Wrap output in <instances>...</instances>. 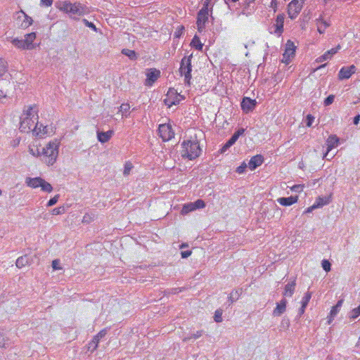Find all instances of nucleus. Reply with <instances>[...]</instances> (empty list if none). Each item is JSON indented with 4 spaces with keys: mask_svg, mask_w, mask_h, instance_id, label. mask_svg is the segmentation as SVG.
I'll return each instance as SVG.
<instances>
[{
    "mask_svg": "<svg viewBox=\"0 0 360 360\" xmlns=\"http://www.w3.org/2000/svg\"><path fill=\"white\" fill-rule=\"evenodd\" d=\"M60 145V140L56 139L50 141L41 150L37 146L31 145L29 146V152L34 157L41 158L47 165H53L58 158Z\"/></svg>",
    "mask_w": 360,
    "mask_h": 360,
    "instance_id": "obj_1",
    "label": "nucleus"
},
{
    "mask_svg": "<svg viewBox=\"0 0 360 360\" xmlns=\"http://www.w3.org/2000/svg\"><path fill=\"white\" fill-rule=\"evenodd\" d=\"M38 108L36 105L25 106L20 115L19 129L21 132H33V129L38 124Z\"/></svg>",
    "mask_w": 360,
    "mask_h": 360,
    "instance_id": "obj_2",
    "label": "nucleus"
},
{
    "mask_svg": "<svg viewBox=\"0 0 360 360\" xmlns=\"http://www.w3.org/2000/svg\"><path fill=\"white\" fill-rule=\"evenodd\" d=\"M181 157L189 160L196 159L202 152L199 141L196 138L184 140L181 143Z\"/></svg>",
    "mask_w": 360,
    "mask_h": 360,
    "instance_id": "obj_3",
    "label": "nucleus"
},
{
    "mask_svg": "<svg viewBox=\"0 0 360 360\" xmlns=\"http://www.w3.org/2000/svg\"><path fill=\"white\" fill-rule=\"evenodd\" d=\"M57 8L71 16H81L86 13V8L79 2L72 4L68 1H60L58 4Z\"/></svg>",
    "mask_w": 360,
    "mask_h": 360,
    "instance_id": "obj_4",
    "label": "nucleus"
},
{
    "mask_svg": "<svg viewBox=\"0 0 360 360\" xmlns=\"http://www.w3.org/2000/svg\"><path fill=\"white\" fill-rule=\"evenodd\" d=\"M37 38V34L34 32L26 34L24 39L14 38L12 39V44L20 50H32L35 48L34 41Z\"/></svg>",
    "mask_w": 360,
    "mask_h": 360,
    "instance_id": "obj_5",
    "label": "nucleus"
},
{
    "mask_svg": "<svg viewBox=\"0 0 360 360\" xmlns=\"http://www.w3.org/2000/svg\"><path fill=\"white\" fill-rule=\"evenodd\" d=\"M15 25L22 30H25L33 24V19L22 10L15 12L13 15Z\"/></svg>",
    "mask_w": 360,
    "mask_h": 360,
    "instance_id": "obj_6",
    "label": "nucleus"
},
{
    "mask_svg": "<svg viewBox=\"0 0 360 360\" xmlns=\"http://www.w3.org/2000/svg\"><path fill=\"white\" fill-rule=\"evenodd\" d=\"M212 0H205L203 6L198 13L197 16V27L199 32H202L205 27L206 22L208 21L209 18V7Z\"/></svg>",
    "mask_w": 360,
    "mask_h": 360,
    "instance_id": "obj_7",
    "label": "nucleus"
},
{
    "mask_svg": "<svg viewBox=\"0 0 360 360\" xmlns=\"http://www.w3.org/2000/svg\"><path fill=\"white\" fill-rule=\"evenodd\" d=\"M27 185L32 188H41V191L51 193L53 191L52 186L41 177H28L25 181Z\"/></svg>",
    "mask_w": 360,
    "mask_h": 360,
    "instance_id": "obj_8",
    "label": "nucleus"
},
{
    "mask_svg": "<svg viewBox=\"0 0 360 360\" xmlns=\"http://www.w3.org/2000/svg\"><path fill=\"white\" fill-rule=\"evenodd\" d=\"M191 56L188 58L184 57L181 60L179 72L181 75L184 77V82L188 85H190L191 84Z\"/></svg>",
    "mask_w": 360,
    "mask_h": 360,
    "instance_id": "obj_9",
    "label": "nucleus"
},
{
    "mask_svg": "<svg viewBox=\"0 0 360 360\" xmlns=\"http://www.w3.org/2000/svg\"><path fill=\"white\" fill-rule=\"evenodd\" d=\"M184 99V96L179 94L174 89L170 88L165 96L164 102L166 105L170 108L172 105L179 104Z\"/></svg>",
    "mask_w": 360,
    "mask_h": 360,
    "instance_id": "obj_10",
    "label": "nucleus"
},
{
    "mask_svg": "<svg viewBox=\"0 0 360 360\" xmlns=\"http://www.w3.org/2000/svg\"><path fill=\"white\" fill-rule=\"evenodd\" d=\"M55 134L54 128L52 125L44 126L41 124H36L33 129V134L41 139L51 136Z\"/></svg>",
    "mask_w": 360,
    "mask_h": 360,
    "instance_id": "obj_11",
    "label": "nucleus"
},
{
    "mask_svg": "<svg viewBox=\"0 0 360 360\" xmlns=\"http://www.w3.org/2000/svg\"><path fill=\"white\" fill-rule=\"evenodd\" d=\"M305 0H292L288 6V14L290 18L295 19L300 13Z\"/></svg>",
    "mask_w": 360,
    "mask_h": 360,
    "instance_id": "obj_12",
    "label": "nucleus"
},
{
    "mask_svg": "<svg viewBox=\"0 0 360 360\" xmlns=\"http://www.w3.org/2000/svg\"><path fill=\"white\" fill-rule=\"evenodd\" d=\"M296 46L294 42L290 40H288L285 44V51L283 54L282 63L288 65L290 63L291 60L294 58L296 51Z\"/></svg>",
    "mask_w": 360,
    "mask_h": 360,
    "instance_id": "obj_13",
    "label": "nucleus"
},
{
    "mask_svg": "<svg viewBox=\"0 0 360 360\" xmlns=\"http://www.w3.org/2000/svg\"><path fill=\"white\" fill-rule=\"evenodd\" d=\"M158 133L163 141H169L174 136V132L169 124H160Z\"/></svg>",
    "mask_w": 360,
    "mask_h": 360,
    "instance_id": "obj_14",
    "label": "nucleus"
},
{
    "mask_svg": "<svg viewBox=\"0 0 360 360\" xmlns=\"http://www.w3.org/2000/svg\"><path fill=\"white\" fill-rule=\"evenodd\" d=\"M160 77V71L155 68H150L147 70L146 79L145 81V85L151 86Z\"/></svg>",
    "mask_w": 360,
    "mask_h": 360,
    "instance_id": "obj_15",
    "label": "nucleus"
},
{
    "mask_svg": "<svg viewBox=\"0 0 360 360\" xmlns=\"http://www.w3.org/2000/svg\"><path fill=\"white\" fill-rule=\"evenodd\" d=\"M257 105L255 99H252L249 97L243 98L241 102V108L245 113L252 111Z\"/></svg>",
    "mask_w": 360,
    "mask_h": 360,
    "instance_id": "obj_16",
    "label": "nucleus"
},
{
    "mask_svg": "<svg viewBox=\"0 0 360 360\" xmlns=\"http://www.w3.org/2000/svg\"><path fill=\"white\" fill-rule=\"evenodd\" d=\"M339 143V138L336 135H330L326 140L327 150L323 155V158H326L329 152L337 147Z\"/></svg>",
    "mask_w": 360,
    "mask_h": 360,
    "instance_id": "obj_17",
    "label": "nucleus"
},
{
    "mask_svg": "<svg viewBox=\"0 0 360 360\" xmlns=\"http://www.w3.org/2000/svg\"><path fill=\"white\" fill-rule=\"evenodd\" d=\"M355 71L356 67L353 65L349 67H342L338 73V78L341 80L349 79Z\"/></svg>",
    "mask_w": 360,
    "mask_h": 360,
    "instance_id": "obj_18",
    "label": "nucleus"
},
{
    "mask_svg": "<svg viewBox=\"0 0 360 360\" xmlns=\"http://www.w3.org/2000/svg\"><path fill=\"white\" fill-rule=\"evenodd\" d=\"M340 49V46L338 45L335 48H333L326 52H325L322 56L318 57L316 59V63H322L325 60H328L331 59V58Z\"/></svg>",
    "mask_w": 360,
    "mask_h": 360,
    "instance_id": "obj_19",
    "label": "nucleus"
},
{
    "mask_svg": "<svg viewBox=\"0 0 360 360\" xmlns=\"http://www.w3.org/2000/svg\"><path fill=\"white\" fill-rule=\"evenodd\" d=\"M285 16L283 14H279L277 15L276 22L274 24L275 30L274 33L280 36L283 32Z\"/></svg>",
    "mask_w": 360,
    "mask_h": 360,
    "instance_id": "obj_20",
    "label": "nucleus"
},
{
    "mask_svg": "<svg viewBox=\"0 0 360 360\" xmlns=\"http://www.w3.org/2000/svg\"><path fill=\"white\" fill-rule=\"evenodd\" d=\"M264 162V158L261 155H256L252 156L249 162L248 167L250 170L255 169L257 167L260 166Z\"/></svg>",
    "mask_w": 360,
    "mask_h": 360,
    "instance_id": "obj_21",
    "label": "nucleus"
},
{
    "mask_svg": "<svg viewBox=\"0 0 360 360\" xmlns=\"http://www.w3.org/2000/svg\"><path fill=\"white\" fill-rule=\"evenodd\" d=\"M298 196L282 197L277 199V202L282 206H290L298 201Z\"/></svg>",
    "mask_w": 360,
    "mask_h": 360,
    "instance_id": "obj_22",
    "label": "nucleus"
},
{
    "mask_svg": "<svg viewBox=\"0 0 360 360\" xmlns=\"http://www.w3.org/2000/svg\"><path fill=\"white\" fill-rule=\"evenodd\" d=\"M114 131L112 130H108L107 131H98L97 139L98 141L102 143H107L113 136Z\"/></svg>",
    "mask_w": 360,
    "mask_h": 360,
    "instance_id": "obj_23",
    "label": "nucleus"
},
{
    "mask_svg": "<svg viewBox=\"0 0 360 360\" xmlns=\"http://www.w3.org/2000/svg\"><path fill=\"white\" fill-rule=\"evenodd\" d=\"M14 90L13 83L8 82L4 88L0 89V101L11 95Z\"/></svg>",
    "mask_w": 360,
    "mask_h": 360,
    "instance_id": "obj_24",
    "label": "nucleus"
},
{
    "mask_svg": "<svg viewBox=\"0 0 360 360\" xmlns=\"http://www.w3.org/2000/svg\"><path fill=\"white\" fill-rule=\"evenodd\" d=\"M287 302L285 299L281 300L279 303L277 304L276 308L274 310V316H280L283 313L285 312L286 309Z\"/></svg>",
    "mask_w": 360,
    "mask_h": 360,
    "instance_id": "obj_25",
    "label": "nucleus"
},
{
    "mask_svg": "<svg viewBox=\"0 0 360 360\" xmlns=\"http://www.w3.org/2000/svg\"><path fill=\"white\" fill-rule=\"evenodd\" d=\"M244 132H245V129L243 128L239 129L236 132H234V134L232 135V136L227 141V146H231L232 145H233L236 143V141L238 140V139L240 137V136L243 135L244 134Z\"/></svg>",
    "mask_w": 360,
    "mask_h": 360,
    "instance_id": "obj_26",
    "label": "nucleus"
},
{
    "mask_svg": "<svg viewBox=\"0 0 360 360\" xmlns=\"http://www.w3.org/2000/svg\"><path fill=\"white\" fill-rule=\"evenodd\" d=\"M295 281H292L290 283H288L285 286L284 292H283V296L285 297H291L295 291Z\"/></svg>",
    "mask_w": 360,
    "mask_h": 360,
    "instance_id": "obj_27",
    "label": "nucleus"
},
{
    "mask_svg": "<svg viewBox=\"0 0 360 360\" xmlns=\"http://www.w3.org/2000/svg\"><path fill=\"white\" fill-rule=\"evenodd\" d=\"M30 264L29 258L27 255L18 257L15 262V266L18 269H21L27 266Z\"/></svg>",
    "mask_w": 360,
    "mask_h": 360,
    "instance_id": "obj_28",
    "label": "nucleus"
},
{
    "mask_svg": "<svg viewBox=\"0 0 360 360\" xmlns=\"http://www.w3.org/2000/svg\"><path fill=\"white\" fill-rule=\"evenodd\" d=\"M317 30L320 34L325 32L326 28L329 26V24L323 19H318L316 22Z\"/></svg>",
    "mask_w": 360,
    "mask_h": 360,
    "instance_id": "obj_29",
    "label": "nucleus"
},
{
    "mask_svg": "<svg viewBox=\"0 0 360 360\" xmlns=\"http://www.w3.org/2000/svg\"><path fill=\"white\" fill-rule=\"evenodd\" d=\"M191 46L195 49L200 51L202 49L203 44L201 43L200 38L195 35L191 42Z\"/></svg>",
    "mask_w": 360,
    "mask_h": 360,
    "instance_id": "obj_30",
    "label": "nucleus"
},
{
    "mask_svg": "<svg viewBox=\"0 0 360 360\" xmlns=\"http://www.w3.org/2000/svg\"><path fill=\"white\" fill-rule=\"evenodd\" d=\"M194 210H195L193 203L189 202V203L184 204L183 205L181 213V214L185 215V214H187L188 213L193 212Z\"/></svg>",
    "mask_w": 360,
    "mask_h": 360,
    "instance_id": "obj_31",
    "label": "nucleus"
},
{
    "mask_svg": "<svg viewBox=\"0 0 360 360\" xmlns=\"http://www.w3.org/2000/svg\"><path fill=\"white\" fill-rule=\"evenodd\" d=\"M328 203V200L323 198H318L312 208H319Z\"/></svg>",
    "mask_w": 360,
    "mask_h": 360,
    "instance_id": "obj_32",
    "label": "nucleus"
},
{
    "mask_svg": "<svg viewBox=\"0 0 360 360\" xmlns=\"http://www.w3.org/2000/svg\"><path fill=\"white\" fill-rule=\"evenodd\" d=\"M122 53L128 56L131 60H135L137 58L136 53L134 50L124 49L122 51Z\"/></svg>",
    "mask_w": 360,
    "mask_h": 360,
    "instance_id": "obj_33",
    "label": "nucleus"
},
{
    "mask_svg": "<svg viewBox=\"0 0 360 360\" xmlns=\"http://www.w3.org/2000/svg\"><path fill=\"white\" fill-rule=\"evenodd\" d=\"M99 342L100 340L96 336H94L92 340L89 343V349H91L92 351L96 350L98 347Z\"/></svg>",
    "mask_w": 360,
    "mask_h": 360,
    "instance_id": "obj_34",
    "label": "nucleus"
},
{
    "mask_svg": "<svg viewBox=\"0 0 360 360\" xmlns=\"http://www.w3.org/2000/svg\"><path fill=\"white\" fill-rule=\"evenodd\" d=\"M360 316V304L356 307L354 308L349 314V319L352 320H354L359 317Z\"/></svg>",
    "mask_w": 360,
    "mask_h": 360,
    "instance_id": "obj_35",
    "label": "nucleus"
},
{
    "mask_svg": "<svg viewBox=\"0 0 360 360\" xmlns=\"http://www.w3.org/2000/svg\"><path fill=\"white\" fill-rule=\"evenodd\" d=\"M7 72V64L5 60L0 58V77Z\"/></svg>",
    "mask_w": 360,
    "mask_h": 360,
    "instance_id": "obj_36",
    "label": "nucleus"
},
{
    "mask_svg": "<svg viewBox=\"0 0 360 360\" xmlns=\"http://www.w3.org/2000/svg\"><path fill=\"white\" fill-rule=\"evenodd\" d=\"M311 297V293L310 292H307L305 293L304 296L302 297V305L304 307H307L308 303L310 301Z\"/></svg>",
    "mask_w": 360,
    "mask_h": 360,
    "instance_id": "obj_37",
    "label": "nucleus"
},
{
    "mask_svg": "<svg viewBox=\"0 0 360 360\" xmlns=\"http://www.w3.org/2000/svg\"><path fill=\"white\" fill-rule=\"evenodd\" d=\"M132 168H133L132 163L129 161L126 162L124 164V172H123L124 175H129L131 170L132 169Z\"/></svg>",
    "mask_w": 360,
    "mask_h": 360,
    "instance_id": "obj_38",
    "label": "nucleus"
},
{
    "mask_svg": "<svg viewBox=\"0 0 360 360\" xmlns=\"http://www.w3.org/2000/svg\"><path fill=\"white\" fill-rule=\"evenodd\" d=\"M193 203L195 210L202 209L205 207V202L201 199H198V200H195V202H193Z\"/></svg>",
    "mask_w": 360,
    "mask_h": 360,
    "instance_id": "obj_39",
    "label": "nucleus"
},
{
    "mask_svg": "<svg viewBox=\"0 0 360 360\" xmlns=\"http://www.w3.org/2000/svg\"><path fill=\"white\" fill-rule=\"evenodd\" d=\"M214 319L217 323H220L222 321V310L221 309H217L215 311Z\"/></svg>",
    "mask_w": 360,
    "mask_h": 360,
    "instance_id": "obj_40",
    "label": "nucleus"
},
{
    "mask_svg": "<svg viewBox=\"0 0 360 360\" xmlns=\"http://www.w3.org/2000/svg\"><path fill=\"white\" fill-rule=\"evenodd\" d=\"M290 188V191L292 192L300 193L304 190V184H296V185L291 186Z\"/></svg>",
    "mask_w": 360,
    "mask_h": 360,
    "instance_id": "obj_41",
    "label": "nucleus"
},
{
    "mask_svg": "<svg viewBox=\"0 0 360 360\" xmlns=\"http://www.w3.org/2000/svg\"><path fill=\"white\" fill-rule=\"evenodd\" d=\"M130 109V105L129 103H122L120 107V111L122 113V115H124ZM125 116H127L125 115Z\"/></svg>",
    "mask_w": 360,
    "mask_h": 360,
    "instance_id": "obj_42",
    "label": "nucleus"
},
{
    "mask_svg": "<svg viewBox=\"0 0 360 360\" xmlns=\"http://www.w3.org/2000/svg\"><path fill=\"white\" fill-rule=\"evenodd\" d=\"M8 345V339L3 334L0 333V347L5 348Z\"/></svg>",
    "mask_w": 360,
    "mask_h": 360,
    "instance_id": "obj_43",
    "label": "nucleus"
},
{
    "mask_svg": "<svg viewBox=\"0 0 360 360\" xmlns=\"http://www.w3.org/2000/svg\"><path fill=\"white\" fill-rule=\"evenodd\" d=\"M65 212V209L63 206L56 207L52 210V214L53 215H58L64 214Z\"/></svg>",
    "mask_w": 360,
    "mask_h": 360,
    "instance_id": "obj_44",
    "label": "nucleus"
},
{
    "mask_svg": "<svg viewBox=\"0 0 360 360\" xmlns=\"http://www.w3.org/2000/svg\"><path fill=\"white\" fill-rule=\"evenodd\" d=\"M321 265H322V267L323 269L326 271V272H328L330 271V266H331V264L330 263V262L327 259H323L321 262Z\"/></svg>",
    "mask_w": 360,
    "mask_h": 360,
    "instance_id": "obj_45",
    "label": "nucleus"
},
{
    "mask_svg": "<svg viewBox=\"0 0 360 360\" xmlns=\"http://www.w3.org/2000/svg\"><path fill=\"white\" fill-rule=\"evenodd\" d=\"M339 310L337 307H335V306H333L331 309H330V319L328 321V323L330 322V321L333 319V318L337 315V314L339 312Z\"/></svg>",
    "mask_w": 360,
    "mask_h": 360,
    "instance_id": "obj_46",
    "label": "nucleus"
},
{
    "mask_svg": "<svg viewBox=\"0 0 360 360\" xmlns=\"http://www.w3.org/2000/svg\"><path fill=\"white\" fill-rule=\"evenodd\" d=\"M335 96L334 95L331 94L329 95L325 100H324V105L326 106H328L330 104H332L334 101Z\"/></svg>",
    "mask_w": 360,
    "mask_h": 360,
    "instance_id": "obj_47",
    "label": "nucleus"
},
{
    "mask_svg": "<svg viewBox=\"0 0 360 360\" xmlns=\"http://www.w3.org/2000/svg\"><path fill=\"white\" fill-rule=\"evenodd\" d=\"M58 198H59V195H56L54 197H53L52 198H51L49 200V202H47V206L48 207H51V206H53L55 204H56V202L58 200Z\"/></svg>",
    "mask_w": 360,
    "mask_h": 360,
    "instance_id": "obj_48",
    "label": "nucleus"
},
{
    "mask_svg": "<svg viewBox=\"0 0 360 360\" xmlns=\"http://www.w3.org/2000/svg\"><path fill=\"white\" fill-rule=\"evenodd\" d=\"M247 165L245 162H243L240 166L236 168V172L238 174H243L245 172Z\"/></svg>",
    "mask_w": 360,
    "mask_h": 360,
    "instance_id": "obj_49",
    "label": "nucleus"
},
{
    "mask_svg": "<svg viewBox=\"0 0 360 360\" xmlns=\"http://www.w3.org/2000/svg\"><path fill=\"white\" fill-rule=\"evenodd\" d=\"M307 126L311 127L314 121V117L311 115H307L306 117Z\"/></svg>",
    "mask_w": 360,
    "mask_h": 360,
    "instance_id": "obj_50",
    "label": "nucleus"
},
{
    "mask_svg": "<svg viewBox=\"0 0 360 360\" xmlns=\"http://www.w3.org/2000/svg\"><path fill=\"white\" fill-rule=\"evenodd\" d=\"M52 267L54 270L61 269V266H60V262L58 259H54L52 262Z\"/></svg>",
    "mask_w": 360,
    "mask_h": 360,
    "instance_id": "obj_51",
    "label": "nucleus"
},
{
    "mask_svg": "<svg viewBox=\"0 0 360 360\" xmlns=\"http://www.w3.org/2000/svg\"><path fill=\"white\" fill-rule=\"evenodd\" d=\"M40 3L42 6L49 7L53 4V0H40Z\"/></svg>",
    "mask_w": 360,
    "mask_h": 360,
    "instance_id": "obj_52",
    "label": "nucleus"
},
{
    "mask_svg": "<svg viewBox=\"0 0 360 360\" xmlns=\"http://www.w3.org/2000/svg\"><path fill=\"white\" fill-rule=\"evenodd\" d=\"M106 335V330H101L96 335H95L99 340Z\"/></svg>",
    "mask_w": 360,
    "mask_h": 360,
    "instance_id": "obj_53",
    "label": "nucleus"
},
{
    "mask_svg": "<svg viewBox=\"0 0 360 360\" xmlns=\"http://www.w3.org/2000/svg\"><path fill=\"white\" fill-rule=\"evenodd\" d=\"M181 257L182 258H187L191 255V251L187 250V251H183L181 252Z\"/></svg>",
    "mask_w": 360,
    "mask_h": 360,
    "instance_id": "obj_54",
    "label": "nucleus"
},
{
    "mask_svg": "<svg viewBox=\"0 0 360 360\" xmlns=\"http://www.w3.org/2000/svg\"><path fill=\"white\" fill-rule=\"evenodd\" d=\"M359 121H360V115L358 114L357 115H356L354 117V124L355 125H357L359 123Z\"/></svg>",
    "mask_w": 360,
    "mask_h": 360,
    "instance_id": "obj_55",
    "label": "nucleus"
},
{
    "mask_svg": "<svg viewBox=\"0 0 360 360\" xmlns=\"http://www.w3.org/2000/svg\"><path fill=\"white\" fill-rule=\"evenodd\" d=\"M201 335H202V331H198V332L196 333V334H194V335H193V338L194 339H197V338H198L199 337H200Z\"/></svg>",
    "mask_w": 360,
    "mask_h": 360,
    "instance_id": "obj_56",
    "label": "nucleus"
},
{
    "mask_svg": "<svg viewBox=\"0 0 360 360\" xmlns=\"http://www.w3.org/2000/svg\"><path fill=\"white\" fill-rule=\"evenodd\" d=\"M271 5L272 7L274 8V10L276 11V8L277 6V1L276 0H271Z\"/></svg>",
    "mask_w": 360,
    "mask_h": 360,
    "instance_id": "obj_57",
    "label": "nucleus"
},
{
    "mask_svg": "<svg viewBox=\"0 0 360 360\" xmlns=\"http://www.w3.org/2000/svg\"><path fill=\"white\" fill-rule=\"evenodd\" d=\"M342 300H339L336 305H335V307H337L338 309H340V307L342 306Z\"/></svg>",
    "mask_w": 360,
    "mask_h": 360,
    "instance_id": "obj_58",
    "label": "nucleus"
},
{
    "mask_svg": "<svg viewBox=\"0 0 360 360\" xmlns=\"http://www.w3.org/2000/svg\"><path fill=\"white\" fill-rule=\"evenodd\" d=\"M230 146H227V142L221 148V152H224L226 149H228Z\"/></svg>",
    "mask_w": 360,
    "mask_h": 360,
    "instance_id": "obj_59",
    "label": "nucleus"
},
{
    "mask_svg": "<svg viewBox=\"0 0 360 360\" xmlns=\"http://www.w3.org/2000/svg\"><path fill=\"white\" fill-rule=\"evenodd\" d=\"M306 307H304L302 305L301 306L300 309V315L303 314L304 313Z\"/></svg>",
    "mask_w": 360,
    "mask_h": 360,
    "instance_id": "obj_60",
    "label": "nucleus"
},
{
    "mask_svg": "<svg viewBox=\"0 0 360 360\" xmlns=\"http://www.w3.org/2000/svg\"><path fill=\"white\" fill-rule=\"evenodd\" d=\"M313 207V205H311V207H308L307 210V212H311L313 210H314L315 208H312Z\"/></svg>",
    "mask_w": 360,
    "mask_h": 360,
    "instance_id": "obj_61",
    "label": "nucleus"
},
{
    "mask_svg": "<svg viewBox=\"0 0 360 360\" xmlns=\"http://www.w3.org/2000/svg\"><path fill=\"white\" fill-rule=\"evenodd\" d=\"M89 27H93V28H95V25H94L93 23H91V22H90V23L89 24Z\"/></svg>",
    "mask_w": 360,
    "mask_h": 360,
    "instance_id": "obj_62",
    "label": "nucleus"
},
{
    "mask_svg": "<svg viewBox=\"0 0 360 360\" xmlns=\"http://www.w3.org/2000/svg\"><path fill=\"white\" fill-rule=\"evenodd\" d=\"M326 65V64H323V65H320L317 69H321V68L325 67Z\"/></svg>",
    "mask_w": 360,
    "mask_h": 360,
    "instance_id": "obj_63",
    "label": "nucleus"
},
{
    "mask_svg": "<svg viewBox=\"0 0 360 360\" xmlns=\"http://www.w3.org/2000/svg\"><path fill=\"white\" fill-rule=\"evenodd\" d=\"M1 194V191L0 190V195Z\"/></svg>",
    "mask_w": 360,
    "mask_h": 360,
    "instance_id": "obj_64",
    "label": "nucleus"
}]
</instances>
